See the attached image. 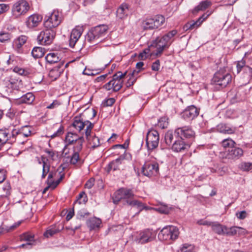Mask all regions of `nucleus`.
<instances>
[{
  "label": "nucleus",
  "mask_w": 252,
  "mask_h": 252,
  "mask_svg": "<svg viewBox=\"0 0 252 252\" xmlns=\"http://www.w3.org/2000/svg\"><path fill=\"white\" fill-rule=\"evenodd\" d=\"M84 141L83 136H80L77 138L76 141H74L75 145L73 147L74 152H79L81 151Z\"/></svg>",
  "instance_id": "nucleus-37"
},
{
  "label": "nucleus",
  "mask_w": 252,
  "mask_h": 252,
  "mask_svg": "<svg viewBox=\"0 0 252 252\" xmlns=\"http://www.w3.org/2000/svg\"><path fill=\"white\" fill-rule=\"evenodd\" d=\"M179 235L178 228L173 225L166 226L159 232L158 237L160 239L165 241L177 239Z\"/></svg>",
  "instance_id": "nucleus-6"
},
{
  "label": "nucleus",
  "mask_w": 252,
  "mask_h": 252,
  "mask_svg": "<svg viewBox=\"0 0 252 252\" xmlns=\"http://www.w3.org/2000/svg\"><path fill=\"white\" fill-rule=\"evenodd\" d=\"M222 146L225 148L230 149L231 147H234L235 142L231 139L227 138L223 140L221 143Z\"/></svg>",
  "instance_id": "nucleus-42"
},
{
  "label": "nucleus",
  "mask_w": 252,
  "mask_h": 252,
  "mask_svg": "<svg viewBox=\"0 0 252 252\" xmlns=\"http://www.w3.org/2000/svg\"><path fill=\"white\" fill-rule=\"evenodd\" d=\"M150 50L149 48L145 49L142 52L140 53L139 57L142 60L146 59L151 54Z\"/></svg>",
  "instance_id": "nucleus-55"
},
{
  "label": "nucleus",
  "mask_w": 252,
  "mask_h": 252,
  "mask_svg": "<svg viewBox=\"0 0 252 252\" xmlns=\"http://www.w3.org/2000/svg\"><path fill=\"white\" fill-rule=\"evenodd\" d=\"M156 47L157 48V50L155 55L158 56L162 53L164 48L167 47V45L166 44H164V42H163V41L162 40V37L160 38H157L156 40Z\"/></svg>",
  "instance_id": "nucleus-26"
},
{
  "label": "nucleus",
  "mask_w": 252,
  "mask_h": 252,
  "mask_svg": "<svg viewBox=\"0 0 252 252\" xmlns=\"http://www.w3.org/2000/svg\"><path fill=\"white\" fill-rule=\"evenodd\" d=\"M29 3L25 0H21L16 2L12 6L13 15L16 17L25 14L29 9Z\"/></svg>",
  "instance_id": "nucleus-11"
},
{
  "label": "nucleus",
  "mask_w": 252,
  "mask_h": 252,
  "mask_svg": "<svg viewBox=\"0 0 252 252\" xmlns=\"http://www.w3.org/2000/svg\"><path fill=\"white\" fill-rule=\"evenodd\" d=\"M46 61L50 64L58 63L60 60L57 53H50L45 57Z\"/></svg>",
  "instance_id": "nucleus-30"
},
{
  "label": "nucleus",
  "mask_w": 252,
  "mask_h": 252,
  "mask_svg": "<svg viewBox=\"0 0 252 252\" xmlns=\"http://www.w3.org/2000/svg\"><path fill=\"white\" fill-rule=\"evenodd\" d=\"M63 65V63H59L57 66L54 67L50 71L49 76L53 80L57 79L60 76L61 73V71L60 69Z\"/></svg>",
  "instance_id": "nucleus-25"
},
{
  "label": "nucleus",
  "mask_w": 252,
  "mask_h": 252,
  "mask_svg": "<svg viewBox=\"0 0 252 252\" xmlns=\"http://www.w3.org/2000/svg\"><path fill=\"white\" fill-rule=\"evenodd\" d=\"M9 9L8 5L6 4H0V14L7 11Z\"/></svg>",
  "instance_id": "nucleus-63"
},
{
  "label": "nucleus",
  "mask_w": 252,
  "mask_h": 252,
  "mask_svg": "<svg viewBox=\"0 0 252 252\" xmlns=\"http://www.w3.org/2000/svg\"><path fill=\"white\" fill-rule=\"evenodd\" d=\"M21 223V221H19L16 223H15L14 224L11 225L10 227L6 226L5 228V231L7 232H10L16 228H17L18 226H19L20 224Z\"/></svg>",
  "instance_id": "nucleus-58"
},
{
  "label": "nucleus",
  "mask_w": 252,
  "mask_h": 252,
  "mask_svg": "<svg viewBox=\"0 0 252 252\" xmlns=\"http://www.w3.org/2000/svg\"><path fill=\"white\" fill-rule=\"evenodd\" d=\"M27 37L25 35L19 36L15 41V44L18 48H20L26 42Z\"/></svg>",
  "instance_id": "nucleus-46"
},
{
  "label": "nucleus",
  "mask_w": 252,
  "mask_h": 252,
  "mask_svg": "<svg viewBox=\"0 0 252 252\" xmlns=\"http://www.w3.org/2000/svg\"><path fill=\"white\" fill-rule=\"evenodd\" d=\"M179 252H194V246L191 244H185L180 248Z\"/></svg>",
  "instance_id": "nucleus-43"
},
{
  "label": "nucleus",
  "mask_w": 252,
  "mask_h": 252,
  "mask_svg": "<svg viewBox=\"0 0 252 252\" xmlns=\"http://www.w3.org/2000/svg\"><path fill=\"white\" fill-rule=\"evenodd\" d=\"M225 233L224 235H227L229 236H233L237 234V232L240 230L238 227L234 226L230 228L225 227Z\"/></svg>",
  "instance_id": "nucleus-41"
},
{
  "label": "nucleus",
  "mask_w": 252,
  "mask_h": 252,
  "mask_svg": "<svg viewBox=\"0 0 252 252\" xmlns=\"http://www.w3.org/2000/svg\"><path fill=\"white\" fill-rule=\"evenodd\" d=\"M34 98V96L32 93H28L17 99V103L19 104L23 103L31 104L32 103Z\"/></svg>",
  "instance_id": "nucleus-21"
},
{
  "label": "nucleus",
  "mask_w": 252,
  "mask_h": 252,
  "mask_svg": "<svg viewBox=\"0 0 252 252\" xmlns=\"http://www.w3.org/2000/svg\"><path fill=\"white\" fill-rule=\"evenodd\" d=\"M154 21V26L155 29L158 28L165 22L164 17L162 15H157L152 18Z\"/></svg>",
  "instance_id": "nucleus-36"
},
{
  "label": "nucleus",
  "mask_w": 252,
  "mask_h": 252,
  "mask_svg": "<svg viewBox=\"0 0 252 252\" xmlns=\"http://www.w3.org/2000/svg\"><path fill=\"white\" fill-rule=\"evenodd\" d=\"M89 213H87L85 210H81L78 211L76 215V217L78 219H82L84 218L86 216L89 215Z\"/></svg>",
  "instance_id": "nucleus-56"
},
{
  "label": "nucleus",
  "mask_w": 252,
  "mask_h": 252,
  "mask_svg": "<svg viewBox=\"0 0 252 252\" xmlns=\"http://www.w3.org/2000/svg\"><path fill=\"white\" fill-rule=\"evenodd\" d=\"M101 223L100 219L96 218H93L89 220L88 225L91 229H94L99 227Z\"/></svg>",
  "instance_id": "nucleus-38"
},
{
  "label": "nucleus",
  "mask_w": 252,
  "mask_h": 252,
  "mask_svg": "<svg viewBox=\"0 0 252 252\" xmlns=\"http://www.w3.org/2000/svg\"><path fill=\"white\" fill-rule=\"evenodd\" d=\"M212 230L219 235H224L225 226H222L219 223H213L212 225Z\"/></svg>",
  "instance_id": "nucleus-33"
},
{
  "label": "nucleus",
  "mask_w": 252,
  "mask_h": 252,
  "mask_svg": "<svg viewBox=\"0 0 252 252\" xmlns=\"http://www.w3.org/2000/svg\"><path fill=\"white\" fill-rule=\"evenodd\" d=\"M208 17V15H205L203 14L201 17H200L197 21H191L187 23L184 27V29L186 31L188 30H192L194 28H196L198 27L201 23L205 20Z\"/></svg>",
  "instance_id": "nucleus-20"
},
{
  "label": "nucleus",
  "mask_w": 252,
  "mask_h": 252,
  "mask_svg": "<svg viewBox=\"0 0 252 252\" xmlns=\"http://www.w3.org/2000/svg\"><path fill=\"white\" fill-rule=\"evenodd\" d=\"M94 184V178L90 179L85 184V188L87 189H91Z\"/></svg>",
  "instance_id": "nucleus-60"
},
{
  "label": "nucleus",
  "mask_w": 252,
  "mask_h": 252,
  "mask_svg": "<svg viewBox=\"0 0 252 252\" xmlns=\"http://www.w3.org/2000/svg\"><path fill=\"white\" fill-rule=\"evenodd\" d=\"M175 132L182 140L184 139L192 140L195 135L194 131L189 126L178 127L176 129Z\"/></svg>",
  "instance_id": "nucleus-14"
},
{
  "label": "nucleus",
  "mask_w": 252,
  "mask_h": 252,
  "mask_svg": "<svg viewBox=\"0 0 252 252\" xmlns=\"http://www.w3.org/2000/svg\"><path fill=\"white\" fill-rule=\"evenodd\" d=\"M42 17L37 14H33L29 16L26 21V25L29 28L37 27L41 22Z\"/></svg>",
  "instance_id": "nucleus-18"
},
{
  "label": "nucleus",
  "mask_w": 252,
  "mask_h": 252,
  "mask_svg": "<svg viewBox=\"0 0 252 252\" xmlns=\"http://www.w3.org/2000/svg\"><path fill=\"white\" fill-rule=\"evenodd\" d=\"M55 36L56 32L54 30L47 29L40 32L37 40L40 44L48 45L52 43Z\"/></svg>",
  "instance_id": "nucleus-8"
},
{
  "label": "nucleus",
  "mask_w": 252,
  "mask_h": 252,
  "mask_svg": "<svg viewBox=\"0 0 252 252\" xmlns=\"http://www.w3.org/2000/svg\"><path fill=\"white\" fill-rule=\"evenodd\" d=\"M165 141L167 145H171L173 139V135L171 131H168L165 134Z\"/></svg>",
  "instance_id": "nucleus-48"
},
{
  "label": "nucleus",
  "mask_w": 252,
  "mask_h": 252,
  "mask_svg": "<svg viewBox=\"0 0 252 252\" xmlns=\"http://www.w3.org/2000/svg\"><path fill=\"white\" fill-rule=\"evenodd\" d=\"M199 114V111L194 106L188 107L183 112L182 117L186 120H192Z\"/></svg>",
  "instance_id": "nucleus-17"
},
{
  "label": "nucleus",
  "mask_w": 252,
  "mask_h": 252,
  "mask_svg": "<svg viewBox=\"0 0 252 252\" xmlns=\"http://www.w3.org/2000/svg\"><path fill=\"white\" fill-rule=\"evenodd\" d=\"M126 72L123 73L121 71L118 72L113 76L112 79L104 86L107 90L113 89L115 92L118 91L122 87L123 78L125 76Z\"/></svg>",
  "instance_id": "nucleus-7"
},
{
  "label": "nucleus",
  "mask_w": 252,
  "mask_h": 252,
  "mask_svg": "<svg viewBox=\"0 0 252 252\" xmlns=\"http://www.w3.org/2000/svg\"><path fill=\"white\" fill-rule=\"evenodd\" d=\"M79 159V152H74L70 158V163L75 164H76Z\"/></svg>",
  "instance_id": "nucleus-53"
},
{
  "label": "nucleus",
  "mask_w": 252,
  "mask_h": 252,
  "mask_svg": "<svg viewBox=\"0 0 252 252\" xmlns=\"http://www.w3.org/2000/svg\"><path fill=\"white\" fill-rule=\"evenodd\" d=\"M211 4V3L209 1L205 0L202 1L195 8L194 10L196 12H198L200 10H204L207 8Z\"/></svg>",
  "instance_id": "nucleus-40"
},
{
  "label": "nucleus",
  "mask_w": 252,
  "mask_h": 252,
  "mask_svg": "<svg viewBox=\"0 0 252 252\" xmlns=\"http://www.w3.org/2000/svg\"><path fill=\"white\" fill-rule=\"evenodd\" d=\"M240 168L243 171H249L252 169V163L246 162H242L240 164Z\"/></svg>",
  "instance_id": "nucleus-52"
},
{
  "label": "nucleus",
  "mask_w": 252,
  "mask_h": 252,
  "mask_svg": "<svg viewBox=\"0 0 252 252\" xmlns=\"http://www.w3.org/2000/svg\"><path fill=\"white\" fill-rule=\"evenodd\" d=\"M189 147V144L186 143L183 140L179 139L174 142L172 145V150L176 152H180Z\"/></svg>",
  "instance_id": "nucleus-19"
},
{
  "label": "nucleus",
  "mask_w": 252,
  "mask_h": 252,
  "mask_svg": "<svg viewBox=\"0 0 252 252\" xmlns=\"http://www.w3.org/2000/svg\"><path fill=\"white\" fill-rule=\"evenodd\" d=\"M231 81V75L223 70H220L214 74L212 83L222 88L225 87Z\"/></svg>",
  "instance_id": "nucleus-5"
},
{
  "label": "nucleus",
  "mask_w": 252,
  "mask_h": 252,
  "mask_svg": "<svg viewBox=\"0 0 252 252\" xmlns=\"http://www.w3.org/2000/svg\"><path fill=\"white\" fill-rule=\"evenodd\" d=\"M128 12V5L126 3H122L117 10V16L120 19H124L127 16Z\"/></svg>",
  "instance_id": "nucleus-22"
},
{
  "label": "nucleus",
  "mask_w": 252,
  "mask_h": 252,
  "mask_svg": "<svg viewBox=\"0 0 252 252\" xmlns=\"http://www.w3.org/2000/svg\"><path fill=\"white\" fill-rule=\"evenodd\" d=\"M217 130L221 133L231 134L234 132L235 129L229 127L226 125L220 124L217 126Z\"/></svg>",
  "instance_id": "nucleus-32"
},
{
  "label": "nucleus",
  "mask_w": 252,
  "mask_h": 252,
  "mask_svg": "<svg viewBox=\"0 0 252 252\" xmlns=\"http://www.w3.org/2000/svg\"><path fill=\"white\" fill-rule=\"evenodd\" d=\"M88 200L87 197L84 192H81L76 201L79 204H85Z\"/></svg>",
  "instance_id": "nucleus-49"
},
{
  "label": "nucleus",
  "mask_w": 252,
  "mask_h": 252,
  "mask_svg": "<svg viewBox=\"0 0 252 252\" xmlns=\"http://www.w3.org/2000/svg\"><path fill=\"white\" fill-rule=\"evenodd\" d=\"M156 237L155 233L149 229H145L139 233L134 238V241L137 244H143L152 241Z\"/></svg>",
  "instance_id": "nucleus-10"
},
{
  "label": "nucleus",
  "mask_w": 252,
  "mask_h": 252,
  "mask_svg": "<svg viewBox=\"0 0 252 252\" xmlns=\"http://www.w3.org/2000/svg\"><path fill=\"white\" fill-rule=\"evenodd\" d=\"M18 133L16 135V140L20 139L22 137L26 138L30 136L31 134V128L29 126H25L21 128V129H16Z\"/></svg>",
  "instance_id": "nucleus-23"
},
{
  "label": "nucleus",
  "mask_w": 252,
  "mask_h": 252,
  "mask_svg": "<svg viewBox=\"0 0 252 252\" xmlns=\"http://www.w3.org/2000/svg\"><path fill=\"white\" fill-rule=\"evenodd\" d=\"M60 231L59 229H57L54 227H52L46 230V231L44 233V236L48 238L52 236Z\"/></svg>",
  "instance_id": "nucleus-44"
},
{
  "label": "nucleus",
  "mask_w": 252,
  "mask_h": 252,
  "mask_svg": "<svg viewBox=\"0 0 252 252\" xmlns=\"http://www.w3.org/2000/svg\"><path fill=\"white\" fill-rule=\"evenodd\" d=\"M45 152L48 154L49 158L52 160H56L58 158V155L54 151L46 150Z\"/></svg>",
  "instance_id": "nucleus-54"
},
{
  "label": "nucleus",
  "mask_w": 252,
  "mask_h": 252,
  "mask_svg": "<svg viewBox=\"0 0 252 252\" xmlns=\"http://www.w3.org/2000/svg\"><path fill=\"white\" fill-rule=\"evenodd\" d=\"M236 216L239 220H244L247 216V213L245 211L238 212L236 213Z\"/></svg>",
  "instance_id": "nucleus-59"
},
{
  "label": "nucleus",
  "mask_w": 252,
  "mask_h": 252,
  "mask_svg": "<svg viewBox=\"0 0 252 252\" xmlns=\"http://www.w3.org/2000/svg\"><path fill=\"white\" fill-rule=\"evenodd\" d=\"M10 187L9 185H6L3 188V189L5 191V193L1 195L3 197H7L10 194Z\"/></svg>",
  "instance_id": "nucleus-64"
},
{
  "label": "nucleus",
  "mask_w": 252,
  "mask_h": 252,
  "mask_svg": "<svg viewBox=\"0 0 252 252\" xmlns=\"http://www.w3.org/2000/svg\"><path fill=\"white\" fill-rule=\"evenodd\" d=\"M243 155V150L238 147H233L228 149L225 154V158L231 161H235Z\"/></svg>",
  "instance_id": "nucleus-15"
},
{
  "label": "nucleus",
  "mask_w": 252,
  "mask_h": 252,
  "mask_svg": "<svg viewBox=\"0 0 252 252\" xmlns=\"http://www.w3.org/2000/svg\"><path fill=\"white\" fill-rule=\"evenodd\" d=\"M237 73L239 74L243 69L252 72V68L246 65L245 61L242 60L238 61L236 64Z\"/></svg>",
  "instance_id": "nucleus-27"
},
{
  "label": "nucleus",
  "mask_w": 252,
  "mask_h": 252,
  "mask_svg": "<svg viewBox=\"0 0 252 252\" xmlns=\"http://www.w3.org/2000/svg\"><path fill=\"white\" fill-rule=\"evenodd\" d=\"M124 158L120 156L116 159L112 161L108 165V172L111 170L116 171L120 169V165L122 164L124 160Z\"/></svg>",
  "instance_id": "nucleus-24"
},
{
  "label": "nucleus",
  "mask_w": 252,
  "mask_h": 252,
  "mask_svg": "<svg viewBox=\"0 0 252 252\" xmlns=\"http://www.w3.org/2000/svg\"><path fill=\"white\" fill-rule=\"evenodd\" d=\"M11 38L10 34L8 32H0V42H5L9 41Z\"/></svg>",
  "instance_id": "nucleus-50"
},
{
  "label": "nucleus",
  "mask_w": 252,
  "mask_h": 252,
  "mask_svg": "<svg viewBox=\"0 0 252 252\" xmlns=\"http://www.w3.org/2000/svg\"><path fill=\"white\" fill-rule=\"evenodd\" d=\"M136 71L133 70L132 73L130 74V77L129 79L127 80L126 83V86L127 87H129L133 85L134 83L136 81Z\"/></svg>",
  "instance_id": "nucleus-45"
},
{
  "label": "nucleus",
  "mask_w": 252,
  "mask_h": 252,
  "mask_svg": "<svg viewBox=\"0 0 252 252\" xmlns=\"http://www.w3.org/2000/svg\"><path fill=\"white\" fill-rule=\"evenodd\" d=\"M133 195V193L131 189L122 188L119 189L115 193L113 202L115 204H117L121 200H124L125 203L127 205L133 207H136L138 210V212L143 209L146 210L148 209L141 202L132 199V198Z\"/></svg>",
  "instance_id": "nucleus-2"
},
{
  "label": "nucleus",
  "mask_w": 252,
  "mask_h": 252,
  "mask_svg": "<svg viewBox=\"0 0 252 252\" xmlns=\"http://www.w3.org/2000/svg\"><path fill=\"white\" fill-rule=\"evenodd\" d=\"M159 171L158 164L157 162H147L142 168V172L144 176L152 177L157 175Z\"/></svg>",
  "instance_id": "nucleus-13"
},
{
  "label": "nucleus",
  "mask_w": 252,
  "mask_h": 252,
  "mask_svg": "<svg viewBox=\"0 0 252 252\" xmlns=\"http://www.w3.org/2000/svg\"><path fill=\"white\" fill-rule=\"evenodd\" d=\"M21 241H27V243H32L33 245H35L34 235L29 232H26L21 234L20 236Z\"/></svg>",
  "instance_id": "nucleus-29"
},
{
  "label": "nucleus",
  "mask_w": 252,
  "mask_h": 252,
  "mask_svg": "<svg viewBox=\"0 0 252 252\" xmlns=\"http://www.w3.org/2000/svg\"><path fill=\"white\" fill-rule=\"evenodd\" d=\"M78 137L75 133L68 132L65 137V141L68 143V144H72L75 141H76Z\"/></svg>",
  "instance_id": "nucleus-39"
},
{
  "label": "nucleus",
  "mask_w": 252,
  "mask_h": 252,
  "mask_svg": "<svg viewBox=\"0 0 252 252\" xmlns=\"http://www.w3.org/2000/svg\"><path fill=\"white\" fill-rule=\"evenodd\" d=\"M94 124L89 121H85L81 117H75L71 126L75 128L79 132L84 133L85 131L86 139L89 145L93 149L99 147L100 145L99 139L94 133L92 132Z\"/></svg>",
  "instance_id": "nucleus-1"
},
{
  "label": "nucleus",
  "mask_w": 252,
  "mask_h": 252,
  "mask_svg": "<svg viewBox=\"0 0 252 252\" xmlns=\"http://www.w3.org/2000/svg\"><path fill=\"white\" fill-rule=\"evenodd\" d=\"M61 103L58 100H54L51 104L47 106V108L48 109H54L59 106Z\"/></svg>",
  "instance_id": "nucleus-62"
},
{
  "label": "nucleus",
  "mask_w": 252,
  "mask_h": 252,
  "mask_svg": "<svg viewBox=\"0 0 252 252\" xmlns=\"http://www.w3.org/2000/svg\"><path fill=\"white\" fill-rule=\"evenodd\" d=\"M63 132V126H60V128L57 130L56 132L54 133L53 134L49 136L51 138H54L56 137L61 135Z\"/></svg>",
  "instance_id": "nucleus-57"
},
{
  "label": "nucleus",
  "mask_w": 252,
  "mask_h": 252,
  "mask_svg": "<svg viewBox=\"0 0 252 252\" xmlns=\"http://www.w3.org/2000/svg\"><path fill=\"white\" fill-rule=\"evenodd\" d=\"M46 18L44 22V27L47 29H53L61 23L63 20L62 14L59 10H54L46 16Z\"/></svg>",
  "instance_id": "nucleus-4"
},
{
  "label": "nucleus",
  "mask_w": 252,
  "mask_h": 252,
  "mask_svg": "<svg viewBox=\"0 0 252 252\" xmlns=\"http://www.w3.org/2000/svg\"><path fill=\"white\" fill-rule=\"evenodd\" d=\"M18 133L16 129H0V143L12 144L16 141V135Z\"/></svg>",
  "instance_id": "nucleus-9"
},
{
  "label": "nucleus",
  "mask_w": 252,
  "mask_h": 252,
  "mask_svg": "<svg viewBox=\"0 0 252 252\" xmlns=\"http://www.w3.org/2000/svg\"><path fill=\"white\" fill-rule=\"evenodd\" d=\"M83 32V28L79 26L76 27L72 30L69 40V45L70 47L74 48L75 45L77 44V41L81 36Z\"/></svg>",
  "instance_id": "nucleus-16"
},
{
  "label": "nucleus",
  "mask_w": 252,
  "mask_h": 252,
  "mask_svg": "<svg viewBox=\"0 0 252 252\" xmlns=\"http://www.w3.org/2000/svg\"><path fill=\"white\" fill-rule=\"evenodd\" d=\"M45 54L44 49L40 47H35L32 50V55L35 59L42 57Z\"/></svg>",
  "instance_id": "nucleus-31"
},
{
  "label": "nucleus",
  "mask_w": 252,
  "mask_h": 252,
  "mask_svg": "<svg viewBox=\"0 0 252 252\" xmlns=\"http://www.w3.org/2000/svg\"><path fill=\"white\" fill-rule=\"evenodd\" d=\"M157 211L162 214H168L169 212V208L166 205H161L155 209Z\"/></svg>",
  "instance_id": "nucleus-51"
},
{
  "label": "nucleus",
  "mask_w": 252,
  "mask_h": 252,
  "mask_svg": "<svg viewBox=\"0 0 252 252\" xmlns=\"http://www.w3.org/2000/svg\"><path fill=\"white\" fill-rule=\"evenodd\" d=\"M159 143V134L156 130L149 131L146 137V145L148 150L156 148Z\"/></svg>",
  "instance_id": "nucleus-12"
},
{
  "label": "nucleus",
  "mask_w": 252,
  "mask_h": 252,
  "mask_svg": "<svg viewBox=\"0 0 252 252\" xmlns=\"http://www.w3.org/2000/svg\"><path fill=\"white\" fill-rule=\"evenodd\" d=\"M48 159L46 158L44 156H42V178H45L47 174L49 172L50 165L47 163Z\"/></svg>",
  "instance_id": "nucleus-28"
},
{
  "label": "nucleus",
  "mask_w": 252,
  "mask_h": 252,
  "mask_svg": "<svg viewBox=\"0 0 252 252\" xmlns=\"http://www.w3.org/2000/svg\"><path fill=\"white\" fill-rule=\"evenodd\" d=\"M9 81V85L12 89L14 90H19L22 85V81L21 80L10 78Z\"/></svg>",
  "instance_id": "nucleus-34"
},
{
  "label": "nucleus",
  "mask_w": 252,
  "mask_h": 252,
  "mask_svg": "<svg viewBox=\"0 0 252 252\" xmlns=\"http://www.w3.org/2000/svg\"><path fill=\"white\" fill-rule=\"evenodd\" d=\"M108 27L106 25L97 26L90 30L86 36V40L93 43H97L100 38L104 37L107 34Z\"/></svg>",
  "instance_id": "nucleus-3"
},
{
  "label": "nucleus",
  "mask_w": 252,
  "mask_h": 252,
  "mask_svg": "<svg viewBox=\"0 0 252 252\" xmlns=\"http://www.w3.org/2000/svg\"><path fill=\"white\" fill-rule=\"evenodd\" d=\"M142 27L144 30L155 29L152 18L146 19L142 22Z\"/></svg>",
  "instance_id": "nucleus-35"
},
{
  "label": "nucleus",
  "mask_w": 252,
  "mask_h": 252,
  "mask_svg": "<svg viewBox=\"0 0 252 252\" xmlns=\"http://www.w3.org/2000/svg\"><path fill=\"white\" fill-rule=\"evenodd\" d=\"M160 62L159 60L156 61L152 65V69L154 71H158L159 69Z\"/></svg>",
  "instance_id": "nucleus-61"
},
{
  "label": "nucleus",
  "mask_w": 252,
  "mask_h": 252,
  "mask_svg": "<svg viewBox=\"0 0 252 252\" xmlns=\"http://www.w3.org/2000/svg\"><path fill=\"white\" fill-rule=\"evenodd\" d=\"M13 71L21 75L27 76L29 74L28 71L18 66L13 68Z\"/></svg>",
  "instance_id": "nucleus-47"
}]
</instances>
